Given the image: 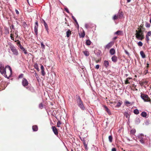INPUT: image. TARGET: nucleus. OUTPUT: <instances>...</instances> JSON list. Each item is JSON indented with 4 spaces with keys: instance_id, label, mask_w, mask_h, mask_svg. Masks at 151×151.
<instances>
[{
    "instance_id": "f257e3e1",
    "label": "nucleus",
    "mask_w": 151,
    "mask_h": 151,
    "mask_svg": "<svg viewBox=\"0 0 151 151\" xmlns=\"http://www.w3.org/2000/svg\"><path fill=\"white\" fill-rule=\"evenodd\" d=\"M8 68L10 71V74L9 76H11L12 74V70L10 66L6 65L4 68V65L1 63H0V72L2 74H4L5 76L7 77V76L6 74V72L5 68Z\"/></svg>"
},
{
    "instance_id": "f03ea898",
    "label": "nucleus",
    "mask_w": 151,
    "mask_h": 151,
    "mask_svg": "<svg viewBox=\"0 0 151 151\" xmlns=\"http://www.w3.org/2000/svg\"><path fill=\"white\" fill-rule=\"evenodd\" d=\"M138 29L139 30L138 31H136V37L138 39L142 40L144 38L143 31L140 28H138Z\"/></svg>"
},
{
    "instance_id": "7ed1b4c3",
    "label": "nucleus",
    "mask_w": 151,
    "mask_h": 151,
    "mask_svg": "<svg viewBox=\"0 0 151 151\" xmlns=\"http://www.w3.org/2000/svg\"><path fill=\"white\" fill-rule=\"evenodd\" d=\"M76 101L77 103V105L82 110H84L85 108L84 106L83 102L81 101L80 97L79 96L76 95Z\"/></svg>"
},
{
    "instance_id": "20e7f679",
    "label": "nucleus",
    "mask_w": 151,
    "mask_h": 151,
    "mask_svg": "<svg viewBox=\"0 0 151 151\" xmlns=\"http://www.w3.org/2000/svg\"><path fill=\"white\" fill-rule=\"evenodd\" d=\"M140 97L145 102H148L151 103V100L147 95L141 93Z\"/></svg>"
},
{
    "instance_id": "39448f33",
    "label": "nucleus",
    "mask_w": 151,
    "mask_h": 151,
    "mask_svg": "<svg viewBox=\"0 0 151 151\" xmlns=\"http://www.w3.org/2000/svg\"><path fill=\"white\" fill-rule=\"evenodd\" d=\"M10 48L13 52V54L16 55H18V52L16 48L13 45H11L9 47Z\"/></svg>"
},
{
    "instance_id": "423d86ee",
    "label": "nucleus",
    "mask_w": 151,
    "mask_h": 151,
    "mask_svg": "<svg viewBox=\"0 0 151 151\" xmlns=\"http://www.w3.org/2000/svg\"><path fill=\"white\" fill-rule=\"evenodd\" d=\"M11 33L10 34V37L11 39L12 40H14V34L16 35V38H18V37H19V35L18 34V31H16L15 33H14V31H12L11 30L10 32Z\"/></svg>"
},
{
    "instance_id": "0eeeda50",
    "label": "nucleus",
    "mask_w": 151,
    "mask_h": 151,
    "mask_svg": "<svg viewBox=\"0 0 151 151\" xmlns=\"http://www.w3.org/2000/svg\"><path fill=\"white\" fill-rule=\"evenodd\" d=\"M22 83L23 86L24 87L27 86L29 84V83L28 81H27V79L25 78H24L23 79Z\"/></svg>"
},
{
    "instance_id": "6e6552de",
    "label": "nucleus",
    "mask_w": 151,
    "mask_h": 151,
    "mask_svg": "<svg viewBox=\"0 0 151 151\" xmlns=\"http://www.w3.org/2000/svg\"><path fill=\"white\" fill-rule=\"evenodd\" d=\"M38 23L37 22H36L35 23L34 27V31L35 34L36 35H37L38 34Z\"/></svg>"
},
{
    "instance_id": "1a4fd4ad",
    "label": "nucleus",
    "mask_w": 151,
    "mask_h": 151,
    "mask_svg": "<svg viewBox=\"0 0 151 151\" xmlns=\"http://www.w3.org/2000/svg\"><path fill=\"white\" fill-rule=\"evenodd\" d=\"M151 35V31H149L147 33V34L146 36L145 40L147 43H148L149 41L150 40V38L149 37Z\"/></svg>"
},
{
    "instance_id": "9d476101",
    "label": "nucleus",
    "mask_w": 151,
    "mask_h": 151,
    "mask_svg": "<svg viewBox=\"0 0 151 151\" xmlns=\"http://www.w3.org/2000/svg\"><path fill=\"white\" fill-rule=\"evenodd\" d=\"M114 44V43L112 42H110L108 43L104 47L105 49H109L111 48Z\"/></svg>"
},
{
    "instance_id": "9b49d317",
    "label": "nucleus",
    "mask_w": 151,
    "mask_h": 151,
    "mask_svg": "<svg viewBox=\"0 0 151 151\" xmlns=\"http://www.w3.org/2000/svg\"><path fill=\"white\" fill-rule=\"evenodd\" d=\"M52 131H53L54 134L56 135H58V132L57 129L55 127V126H52Z\"/></svg>"
},
{
    "instance_id": "f8f14e48",
    "label": "nucleus",
    "mask_w": 151,
    "mask_h": 151,
    "mask_svg": "<svg viewBox=\"0 0 151 151\" xmlns=\"http://www.w3.org/2000/svg\"><path fill=\"white\" fill-rule=\"evenodd\" d=\"M17 38L14 39V40H13L15 42H17V45L19 48L21 46H22L20 42L18 40H17Z\"/></svg>"
},
{
    "instance_id": "ddd939ff",
    "label": "nucleus",
    "mask_w": 151,
    "mask_h": 151,
    "mask_svg": "<svg viewBox=\"0 0 151 151\" xmlns=\"http://www.w3.org/2000/svg\"><path fill=\"white\" fill-rule=\"evenodd\" d=\"M104 108L105 110L107 112L108 114L110 115L111 114V112H110V110L107 108V107L106 106L104 105Z\"/></svg>"
},
{
    "instance_id": "4468645a",
    "label": "nucleus",
    "mask_w": 151,
    "mask_h": 151,
    "mask_svg": "<svg viewBox=\"0 0 151 151\" xmlns=\"http://www.w3.org/2000/svg\"><path fill=\"white\" fill-rule=\"evenodd\" d=\"M149 64L148 63H147V66L145 68V70L144 72V73L145 75L147 74V73L148 72V68L149 67Z\"/></svg>"
},
{
    "instance_id": "2eb2a0df",
    "label": "nucleus",
    "mask_w": 151,
    "mask_h": 151,
    "mask_svg": "<svg viewBox=\"0 0 151 151\" xmlns=\"http://www.w3.org/2000/svg\"><path fill=\"white\" fill-rule=\"evenodd\" d=\"M112 60L114 62H116L117 61V58L116 55H114L111 58Z\"/></svg>"
},
{
    "instance_id": "dca6fc26",
    "label": "nucleus",
    "mask_w": 151,
    "mask_h": 151,
    "mask_svg": "<svg viewBox=\"0 0 151 151\" xmlns=\"http://www.w3.org/2000/svg\"><path fill=\"white\" fill-rule=\"evenodd\" d=\"M44 67L42 65H41V72L42 73V75L44 76L45 73V72L44 71Z\"/></svg>"
},
{
    "instance_id": "f3484780",
    "label": "nucleus",
    "mask_w": 151,
    "mask_h": 151,
    "mask_svg": "<svg viewBox=\"0 0 151 151\" xmlns=\"http://www.w3.org/2000/svg\"><path fill=\"white\" fill-rule=\"evenodd\" d=\"M104 66L106 68H107L109 66V63L108 61L105 60L104 61Z\"/></svg>"
},
{
    "instance_id": "a211bd4d",
    "label": "nucleus",
    "mask_w": 151,
    "mask_h": 151,
    "mask_svg": "<svg viewBox=\"0 0 151 151\" xmlns=\"http://www.w3.org/2000/svg\"><path fill=\"white\" fill-rule=\"evenodd\" d=\"M109 52L111 55H113L115 53V51L114 49L111 48Z\"/></svg>"
},
{
    "instance_id": "6ab92c4d",
    "label": "nucleus",
    "mask_w": 151,
    "mask_h": 151,
    "mask_svg": "<svg viewBox=\"0 0 151 151\" xmlns=\"http://www.w3.org/2000/svg\"><path fill=\"white\" fill-rule=\"evenodd\" d=\"M32 129L34 131H37L38 129V127L36 125H34L32 126Z\"/></svg>"
},
{
    "instance_id": "aec40b11",
    "label": "nucleus",
    "mask_w": 151,
    "mask_h": 151,
    "mask_svg": "<svg viewBox=\"0 0 151 151\" xmlns=\"http://www.w3.org/2000/svg\"><path fill=\"white\" fill-rule=\"evenodd\" d=\"M20 48L22 50V51H23L24 53L25 54H26L27 53V51L26 50L25 48L23 47V46H21Z\"/></svg>"
},
{
    "instance_id": "412c9836",
    "label": "nucleus",
    "mask_w": 151,
    "mask_h": 151,
    "mask_svg": "<svg viewBox=\"0 0 151 151\" xmlns=\"http://www.w3.org/2000/svg\"><path fill=\"white\" fill-rule=\"evenodd\" d=\"M66 36L67 37H70V35L71 34V31L70 29H68V31L66 32Z\"/></svg>"
},
{
    "instance_id": "4be33fe9",
    "label": "nucleus",
    "mask_w": 151,
    "mask_h": 151,
    "mask_svg": "<svg viewBox=\"0 0 151 151\" xmlns=\"http://www.w3.org/2000/svg\"><path fill=\"white\" fill-rule=\"evenodd\" d=\"M140 54L142 58H144L146 57L143 51L140 52Z\"/></svg>"
},
{
    "instance_id": "5701e85b",
    "label": "nucleus",
    "mask_w": 151,
    "mask_h": 151,
    "mask_svg": "<svg viewBox=\"0 0 151 151\" xmlns=\"http://www.w3.org/2000/svg\"><path fill=\"white\" fill-rule=\"evenodd\" d=\"M27 88L32 92H34L35 91L34 89L32 87H28Z\"/></svg>"
},
{
    "instance_id": "b1692460",
    "label": "nucleus",
    "mask_w": 151,
    "mask_h": 151,
    "mask_svg": "<svg viewBox=\"0 0 151 151\" xmlns=\"http://www.w3.org/2000/svg\"><path fill=\"white\" fill-rule=\"evenodd\" d=\"M130 114L125 112L124 114V116L127 118H129L130 116Z\"/></svg>"
},
{
    "instance_id": "393cba45",
    "label": "nucleus",
    "mask_w": 151,
    "mask_h": 151,
    "mask_svg": "<svg viewBox=\"0 0 151 151\" xmlns=\"http://www.w3.org/2000/svg\"><path fill=\"white\" fill-rule=\"evenodd\" d=\"M122 33V32L120 30H118L115 32L114 34L118 35H121Z\"/></svg>"
},
{
    "instance_id": "a878e982",
    "label": "nucleus",
    "mask_w": 151,
    "mask_h": 151,
    "mask_svg": "<svg viewBox=\"0 0 151 151\" xmlns=\"http://www.w3.org/2000/svg\"><path fill=\"white\" fill-rule=\"evenodd\" d=\"M132 79V78H127L125 81V84H128L129 83V80L130 79Z\"/></svg>"
},
{
    "instance_id": "bb28decb",
    "label": "nucleus",
    "mask_w": 151,
    "mask_h": 151,
    "mask_svg": "<svg viewBox=\"0 0 151 151\" xmlns=\"http://www.w3.org/2000/svg\"><path fill=\"white\" fill-rule=\"evenodd\" d=\"M122 104V102H117L116 105L115 106V107H117V108L121 106Z\"/></svg>"
},
{
    "instance_id": "cd10ccee",
    "label": "nucleus",
    "mask_w": 151,
    "mask_h": 151,
    "mask_svg": "<svg viewBox=\"0 0 151 151\" xmlns=\"http://www.w3.org/2000/svg\"><path fill=\"white\" fill-rule=\"evenodd\" d=\"M5 32L6 35H8L9 34V30L8 29L7 27L5 28Z\"/></svg>"
},
{
    "instance_id": "c85d7f7f",
    "label": "nucleus",
    "mask_w": 151,
    "mask_h": 151,
    "mask_svg": "<svg viewBox=\"0 0 151 151\" xmlns=\"http://www.w3.org/2000/svg\"><path fill=\"white\" fill-rule=\"evenodd\" d=\"M144 137V135L142 134H140L137 136L138 138L139 139H143Z\"/></svg>"
},
{
    "instance_id": "c756f323",
    "label": "nucleus",
    "mask_w": 151,
    "mask_h": 151,
    "mask_svg": "<svg viewBox=\"0 0 151 151\" xmlns=\"http://www.w3.org/2000/svg\"><path fill=\"white\" fill-rule=\"evenodd\" d=\"M117 15L119 18H120L123 16V13L122 12H119Z\"/></svg>"
},
{
    "instance_id": "7c9ffc66",
    "label": "nucleus",
    "mask_w": 151,
    "mask_h": 151,
    "mask_svg": "<svg viewBox=\"0 0 151 151\" xmlns=\"http://www.w3.org/2000/svg\"><path fill=\"white\" fill-rule=\"evenodd\" d=\"M141 115L143 117H145L147 115V113L144 111L143 112L141 113Z\"/></svg>"
},
{
    "instance_id": "2f4dec72",
    "label": "nucleus",
    "mask_w": 151,
    "mask_h": 151,
    "mask_svg": "<svg viewBox=\"0 0 151 151\" xmlns=\"http://www.w3.org/2000/svg\"><path fill=\"white\" fill-rule=\"evenodd\" d=\"M34 66L36 70H37L38 71H39V69L38 68V64L37 63H35Z\"/></svg>"
},
{
    "instance_id": "473e14b6",
    "label": "nucleus",
    "mask_w": 151,
    "mask_h": 151,
    "mask_svg": "<svg viewBox=\"0 0 151 151\" xmlns=\"http://www.w3.org/2000/svg\"><path fill=\"white\" fill-rule=\"evenodd\" d=\"M93 60L96 63H97L99 62H100L101 60V58H100V59H98V60H96L95 58H94L93 59Z\"/></svg>"
},
{
    "instance_id": "72a5a7b5",
    "label": "nucleus",
    "mask_w": 151,
    "mask_h": 151,
    "mask_svg": "<svg viewBox=\"0 0 151 151\" xmlns=\"http://www.w3.org/2000/svg\"><path fill=\"white\" fill-rule=\"evenodd\" d=\"M134 113L136 114H138L139 113V111L137 109H134Z\"/></svg>"
},
{
    "instance_id": "f704fd0d",
    "label": "nucleus",
    "mask_w": 151,
    "mask_h": 151,
    "mask_svg": "<svg viewBox=\"0 0 151 151\" xmlns=\"http://www.w3.org/2000/svg\"><path fill=\"white\" fill-rule=\"evenodd\" d=\"M91 42L89 40H87L86 42V44L87 45H89L91 44Z\"/></svg>"
},
{
    "instance_id": "c9c22d12",
    "label": "nucleus",
    "mask_w": 151,
    "mask_h": 151,
    "mask_svg": "<svg viewBox=\"0 0 151 151\" xmlns=\"http://www.w3.org/2000/svg\"><path fill=\"white\" fill-rule=\"evenodd\" d=\"M85 35V33L84 31L83 32H82L81 34H80L79 36L80 37H83Z\"/></svg>"
},
{
    "instance_id": "e433bc0d",
    "label": "nucleus",
    "mask_w": 151,
    "mask_h": 151,
    "mask_svg": "<svg viewBox=\"0 0 151 151\" xmlns=\"http://www.w3.org/2000/svg\"><path fill=\"white\" fill-rule=\"evenodd\" d=\"M83 52L84 55L86 56H88L89 55V52L87 51H83Z\"/></svg>"
},
{
    "instance_id": "4c0bfd02",
    "label": "nucleus",
    "mask_w": 151,
    "mask_h": 151,
    "mask_svg": "<svg viewBox=\"0 0 151 151\" xmlns=\"http://www.w3.org/2000/svg\"><path fill=\"white\" fill-rule=\"evenodd\" d=\"M119 18L118 17L117 15H115L113 17V19L115 21L116 20L118 19Z\"/></svg>"
},
{
    "instance_id": "58836bf2",
    "label": "nucleus",
    "mask_w": 151,
    "mask_h": 151,
    "mask_svg": "<svg viewBox=\"0 0 151 151\" xmlns=\"http://www.w3.org/2000/svg\"><path fill=\"white\" fill-rule=\"evenodd\" d=\"M90 25L91 24L89 23L85 24V27L86 28L88 29L90 28Z\"/></svg>"
},
{
    "instance_id": "ea45409f",
    "label": "nucleus",
    "mask_w": 151,
    "mask_h": 151,
    "mask_svg": "<svg viewBox=\"0 0 151 151\" xmlns=\"http://www.w3.org/2000/svg\"><path fill=\"white\" fill-rule=\"evenodd\" d=\"M136 132V130L135 129H132L130 132L131 134H134Z\"/></svg>"
},
{
    "instance_id": "a19ab883",
    "label": "nucleus",
    "mask_w": 151,
    "mask_h": 151,
    "mask_svg": "<svg viewBox=\"0 0 151 151\" xmlns=\"http://www.w3.org/2000/svg\"><path fill=\"white\" fill-rule=\"evenodd\" d=\"M61 123L60 121H58L57 123V127H60Z\"/></svg>"
},
{
    "instance_id": "79ce46f5",
    "label": "nucleus",
    "mask_w": 151,
    "mask_h": 151,
    "mask_svg": "<svg viewBox=\"0 0 151 151\" xmlns=\"http://www.w3.org/2000/svg\"><path fill=\"white\" fill-rule=\"evenodd\" d=\"M44 24L46 30L48 32V28L47 24L46 23H45V24Z\"/></svg>"
},
{
    "instance_id": "37998d69",
    "label": "nucleus",
    "mask_w": 151,
    "mask_h": 151,
    "mask_svg": "<svg viewBox=\"0 0 151 151\" xmlns=\"http://www.w3.org/2000/svg\"><path fill=\"white\" fill-rule=\"evenodd\" d=\"M125 104L126 105L128 106L129 105L132 104L131 103L128 101H126L125 102Z\"/></svg>"
},
{
    "instance_id": "c03bdc74",
    "label": "nucleus",
    "mask_w": 151,
    "mask_h": 151,
    "mask_svg": "<svg viewBox=\"0 0 151 151\" xmlns=\"http://www.w3.org/2000/svg\"><path fill=\"white\" fill-rule=\"evenodd\" d=\"M139 141L142 144H145V140L143 139V138L142 139H139Z\"/></svg>"
},
{
    "instance_id": "a18cd8bd",
    "label": "nucleus",
    "mask_w": 151,
    "mask_h": 151,
    "mask_svg": "<svg viewBox=\"0 0 151 151\" xmlns=\"http://www.w3.org/2000/svg\"><path fill=\"white\" fill-rule=\"evenodd\" d=\"M137 45L139 46L142 47L143 45V43L139 41L137 43Z\"/></svg>"
},
{
    "instance_id": "49530a36",
    "label": "nucleus",
    "mask_w": 151,
    "mask_h": 151,
    "mask_svg": "<svg viewBox=\"0 0 151 151\" xmlns=\"http://www.w3.org/2000/svg\"><path fill=\"white\" fill-rule=\"evenodd\" d=\"M40 45L42 49H44L45 48V45H44L43 44V42H41L40 43Z\"/></svg>"
},
{
    "instance_id": "de8ad7c7",
    "label": "nucleus",
    "mask_w": 151,
    "mask_h": 151,
    "mask_svg": "<svg viewBox=\"0 0 151 151\" xmlns=\"http://www.w3.org/2000/svg\"><path fill=\"white\" fill-rule=\"evenodd\" d=\"M83 143L84 145V146L85 147V149L86 150L87 149V145L86 144V142L84 140H83Z\"/></svg>"
},
{
    "instance_id": "09e8293b",
    "label": "nucleus",
    "mask_w": 151,
    "mask_h": 151,
    "mask_svg": "<svg viewBox=\"0 0 151 151\" xmlns=\"http://www.w3.org/2000/svg\"><path fill=\"white\" fill-rule=\"evenodd\" d=\"M109 140L110 142H112V137L111 136H109Z\"/></svg>"
},
{
    "instance_id": "8fccbe9b",
    "label": "nucleus",
    "mask_w": 151,
    "mask_h": 151,
    "mask_svg": "<svg viewBox=\"0 0 151 151\" xmlns=\"http://www.w3.org/2000/svg\"><path fill=\"white\" fill-rule=\"evenodd\" d=\"M39 108L41 109H42L43 108V104L42 103H41L39 104Z\"/></svg>"
},
{
    "instance_id": "3c124183",
    "label": "nucleus",
    "mask_w": 151,
    "mask_h": 151,
    "mask_svg": "<svg viewBox=\"0 0 151 151\" xmlns=\"http://www.w3.org/2000/svg\"><path fill=\"white\" fill-rule=\"evenodd\" d=\"M147 81H144L141 83V85H143L145 84H147Z\"/></svg>"
},
{
    "instance_id": "603ef678",
    "label": "nucleus",
    "mask_w": 151,
    "mask_h": 151,
    "mask_svg": "<svg viewBox=\"0 0 151 151\" xmlns=\"http://www.w3.org/2000/svg\"><path fill=\"white\" fill-rule=\"evenodd\" d=\"M145 26L149 28L150 27V24L149 23H147L145 25Z\"/></svg>"
},
{
    "instance_id": "864d4df0",
    "label": "nucleus",
    "mask_w": 151,
    "mask_h": 151,
    "mask_svg": "<svg viewBox=\"0 0 151 151\" xmlns=\"http://www.w3.org/2000/svg\"><path fill=\"white\" fill-rule=\"evenodd\" d=\"M72 18H73V19L74 20L75 22L77 24H78V22H77V20H76V19L75 18V17L73 16H72Z\"/></svg>"
},
{
    "instance_id": "5fc2aeb1",
    "label": "nucleus",
    "mask_w": 151,
    "mask_h": 151,
    "mask_svg": "<svg viewBox=\"0 0 151 151\" xmlns=\"http://www.w3.org/2000/svg\"><path fill=\"white\" fill-rule=\"evenodd\" d=\"M65 11L68 13H69V11L68 9L67 8H65Z\"/></svg>"
},
{
    "instance_id": "6e6d98bb",
    "label": "nucleus",
    "mask_w": 151,
    "mask_h": 151,
    "mask_svg": "<svg viewBox=\"0 0 151 151\" xmlns=\"http://www.w3.org/2000/svg\"><path fill=\"white\" fill-rule=\"evenodd\" d=\"M125 52L126 54H127L128 56H129L130 55L129 52L127 50H125Z\"/></svg>"
},
{
    "instance_id": "4d7b16f0",
    "label": "nucleus",
    "mask_w": 151,
    "mask_h": 151,
    "mask_svg": "<svg viewBox=\"0 0 151 151\" xmlns=\"http://www.w3.org/2000/svg\"><path fill=\"white\" fill-rule=\"evenodd\" d=\"M117 103L116 102V101H114V102H110V104H113V105H115V104H116V103Z\"/></svg>"
},
{
    "instance_id": "13d9d810",
    "label": "nucleus",
    "mask_w": 151,
    "mask_h": 151,
    "mask_svg": "<svg viewBox=\"0 0 151 151\" xmlns=\"http://www.w3.org/2000/svg\"><path fill=\"white\" fill-rule=\"evenodd\" d=\"M10 28L11 29H14V26L12 24V26L10 27Z\"/></svg>"
},
{
    "instance_id": "bf43d9fd",
    "label": "nucleus",
    "mask_w": 151,
    "mask_h": 151,
    "mask_svg": "<svg viewBox=\"0 0 151 151\" xmlns=\"http://www.w3.org/2000/svg\"><path fill=\"white\" fill-rule=\"evenodd\" d=\"M99 65H96L95 67V68L96 69H99Z\"/></svg>"
},
{
    "instance_id": "052dcab7",
    "label": "nucleus",
    "mask_w": 151,
    "mask_h": 151,
    "mask_svg": "<svg viewBox=\"0 0 151 151\" xmlns=\"http://www.w3.org/2000/svg\"><path fill=\"white\" fill-rule=\"evenodd\" d=\"M23 74H21L20 75H19V78H22L23 77Z\"/></svg>"
},
{
    "instance_id": "680f3d73",
    "label": "nucleus",
    "mask_w": 151,
    "mask_h": 151,
    "mask_svg": "<svg viewBox=\"0 0 151 151\" xmlns=\"http://www.w3.org/2000/svg\"><path fill=\"white\" fill-rule=\"evenodd\" d=\"M116 150L115 148H114L112 149L111 151H116Z\"/></svg>"
},
{
    "instance_id": "e2e57ef3",
    "label": "nucleus",
    "mask_w": 151,
    "mask_h": 151,
    "mask_svg": "<svg viewBox=\"0 0 151 151\" xmlns=\"http://www.w3.org/2000/svg\"><path fill=\"white\" fill-rule=\"evenodd\" d=\"M15 12L16 14H18L19 13V11L16 9H15Z\"/></svg>"
},
{
    "instance_id": "0e129e2a",
    "label": "nucleus",
    "mask_w": 151,
    "mask_h": 151,
    "mask_svg": "<svg viewBox=\"0 0 151 151\" xmlns=\"http://www.w3.org/2000/svg\"><path fill=\"white\" fill-rule=\"evenodd\" d=\"M117 38V37H115L113 38V40H116Z\"/></svg>"
},
{
    "instance_id": "69168bd1",
    "label": "nucleus",
    "mask_w": 151,
    "mask_h": 151,
    "mask_svg": "<svg viewBox=\"0 0 151 151\" xmlns=\"http://www.w3.org/2000/svg\"><path fill=\"white\" fill-rule=\"evenodd\" d=\"M101 53V52L100 51H99V52L97 53V55H100V53Z\"/></svg>"
},
{
    "instance_id": "338daca9",
    "label": "nucleus",
    "mask_w": 151,
    "mask_h": 151,
    "mask_svg": "<svg viewBox=\"0 0 151 151\" xmlns=\"http://www.w3.org/2000/svg\"><path fill=\"white\" fill-rule=\"evenodd\" d=\"M141 29L143 31V32L145 30V28L144 27H142V28Z\"/></svg>"
},
{
    "instance_id": "774afa93",
    "label": "nucleus",
    "mask_w": 151,
    "mask_h": 151,
    "mask_svg": "<svg viewBox=\"0 0 151 151\" xmlns=\"http://www.w3.org/2000/svg\"><path fill=\"white\" fill-rule=\"evenodd\" d=\"M131 0H127V3H129L130 2Z\"/></svg>"
}]
</instances>
